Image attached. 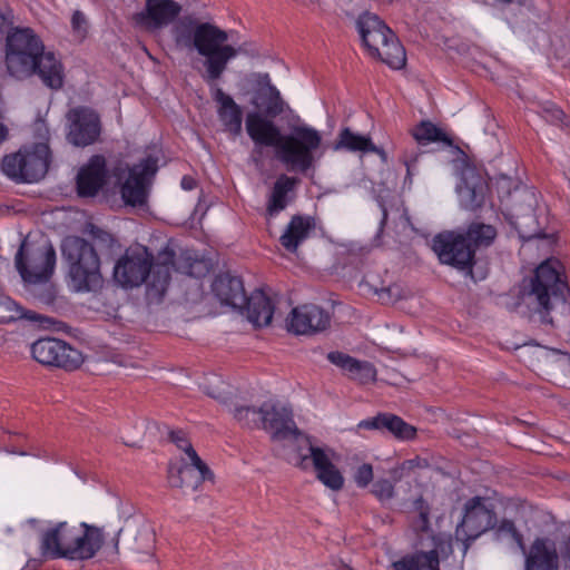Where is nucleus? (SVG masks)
I'll return each mask as SVG.
<instances>
[{
    "mask_svg": "<svg viewBox=\"0 0 570 570\" xmlns=\"http://www.w3.org/2000/svg\"><path fill=\"white\" fill-rule=\"evenodd\" d=\"M468 243L475 249L479 246H489L497 236V230L492 225L483 223H472L464 234Z\"/></svg>",
    "mask_w": 570,
    "mask_h": 570,
    "instance_id": "nucleus-38",
    "label": "nucleus"
},
{
    "mask_svg": "<svg viewBox=\"0 0 570 570\" xmlns=\"http://www.w3.org/2000/svg\"><path fill=\"white\" fill-rule=\"evenodd\" d=\"M358 426L366 430H386L400 440H412L416 434L414 426L391 413H380L374 417L363 420Z\"/></svg>",
    "mask_w": 570,
    "mask_h": 570,
    "instance_id": "nucleus-28",
    "label": "nucleus"
},
{
    "mask_svg": "<svg viewBox=\"0 0 570 570\" xmlns=\"http://www.w3.org/2000/svg\"><path fill=\"white\" fill-rule=\"evenodd\" d=\"M14 264L26 283L47 282L55 269L56 250L47 240L35 244L24 239L16 254Z\"/></svg>",
    "mask_w": 570,
    "mask_h": 570,
    "instance_id": "nucleus-8",
    "label": "nucleus"
},
{
    "mask_svg": "<svg viewBox=\"0 0 570 570\" xmlns=\"http://www.w3.org/2000/svg\"><path fill=\"white\" fill-rule=\"evenodd\" d=\"M170 441L176 444V446L181 450L186 456L187 460L190 459H197L200 458L197 452L195 451L191 442L186 436V434L183 431H171L169 433Z\"/></svg>",
    "mask_w": 570,
    "mask_h": 570,
    "instance_id": "nucleus-40",
    "label": "nucleus"
},
{
    "mask_svg": "<svg viewBox=\"0 0 570 570\" xmlns=\"http://www.w3.org/2000/svg\"><path fill=\"white\" fill-rule=\"evenodd\" d=\"M61 250L70 264L69 276L75 291L89 292L101 285L100 261L94 245L81 237L68 236Z\"/></svg>",
    "mask_w": 570,
    "mask_h": 570,
    "instance_id": "nucleus-7",
    "label": "nucleus"
},
{
    "mask_svg": "<svg viewBox=\"0 0 570 570\" xmlns=\"http://www.w3.org/2000/svg\"><path fill=\"white\" fill-rule=\"evenodd\" d=\"M431 507L423 497H419L413 501L412 509L409 512V525L415 534L416 548L425 549L436 546L439 540L452 541L451 537L445 533H435L431 528L430 521Z\"/></svg>",
    "mask_w": 570,
    "mask_h": 570,
    "instance_id": "nucleus-18",
    "label": "nucleus"
},
{
    "mask_svg": "<svg viewBox=\"0 0 570 570\" xmlns=\"http://www.w3.org/2000/svg\"><path fill=\"white\" fill-rule=\"evenodd\" d=\"M72 30L79 39H83L87 32V21L82 12L75 11L71 18Z\"/></svg>",
    "mask_w": 570,
    "mask_h": 570,
    "instance_id": "nucleus-46",
    "label": "nucleus"
},
{
    "mask_svg": "<svg viewBox=\"0 0 570 570\" xmlns=\"http://www.w3.org/2000/svg\"><path fill=\"white\" fill-rule=\"evenodd\" d=\"M49 156L48 145L36 144L30 149H20L14 155L6 156L2 161V170L17 181H38L48 171Z\"/></svg>",
    "mask_w": 570,
    "mask_h": 570,
    "instance_id": "nucleus-10",
    "label": "nucleus"
},
{
    "mask_svg": "<svg viewBox=\"0 0 570 570\" xmlns=\"http://www.w3.org/2000/svg\"><path fill=\"white\" fill-rule=\"evenodd\" d=\"M412 136L420 146H426L431 142H442L445 146H452V140L448 135L428 120L421 121L412 129Z\"/></svg>",
    "mask_w": 570,
    "mask_h": 570,
    "instance_id": "nucleus-37",
    "label": "nucleus"
},
{
    "mask_svg": "<svg viewBox=\"0 0 570 570\" xmlns=\"http://www.w3.org/2000/svg\"><path fill=\"white\" fill-rule=\"evenodd\" d=\"M560 551L562 558L570 562V535L562 541Z\"/></svg>",
    "mask_w": 570,
    "mask_h": 570,
    "instance_id": "nucleus-53",
    "label": "nucleus"
},
{
    "mask_svg": "<svg viewBox=\"0 0 570 570\" xmlns=\"http://www.w3.org/2000/svg\"><path fill=\"white\" fill-rule=\"evenodd\" d=\"M13 23V10L7 6L0 9V32H4Z\"/></svg>",
    "mask_w": 570,
    "mask_h": 570,
    "instance_id": "nucleus-50",
    "label": "nucleus"
},
{
    "mask_svg": "<svg viewBox=\"0 0 570 570\" xmlns=\"http://www.w3.org/2000/svg\"><path fill=\"white\" fill-rule=\"evenodd\" d=\"M14 41L19 45V49L26 53L40 55L45 50L41 39L31 28H14L7 36L6 50L13 51Z\"/></svg>",
    "mask_w": 570,
    "mask_h": 570,
    "instance_id": "nucleus-35",
    "label": "nucleus"
},
{
    "mask_svg": "<svg viewBox=\"0 0 570 570\" xmlns=\"http://www.w3.org/2000/svg\"><path fill=\"white\" fill-rule=\"evenodd\" d=\"M196 186V181L194 178L189 176H185L181 179V187L186 190H191Z\"/></svg>",
    "mask_w": 570,
    "mask_h": 570,
    "instance_id": "nucleus-56",
    "label": "nucleus"
},
{
    "mask_svg": "<svg viewBox=\"0 0 570 570\" xmlns=\"http://www.w3.org/2000/svg\"><path fill=\"white\" fill-rule=\"evenodd\" d=\"M348 375L352 380L357 381L361 384H367L375 381L376 370L372 363L355 358Z\"/></svg>",
    "mask_w": 570,
    "mask_h": 570,
    "instance_id": "nucleus-39",
    "label": "nucleus"
},
{
    "mask_svg": "<svg viewBox=\"0 0 570 570\" xmlns=\"http://www.w3.org/2000/svg\"><path fill=\"white\" fill-rule=\"evenodd\" d=\"M198 263V261L194 259L193 262L188 263L187 266L178 265L176 269L188 275H194V266Z\"/></svg>",
    "mask_w": 570,
    "mask_h": 570,
    "instance_id": "nucleus-55",
    "label": "nucleus"
},
{
    "mask_svg": "<svg viewBox=\"0 0 570 570\" xmlns=\"http://www.w3.org/2000/svg\"><path fill=\"white\" fill-rule=\"evenodd\" d=\"M373 480V468L368 463L360 465L354 473V481L358 488H366Z\"/></svg>",
    "mask_w": 570,
    "mask_h": 570,
    "instance_id": "nucleus-44",
    "label": "nucleus"
},
{
    "mask_svg": "<svg viewBox=\"0 0 570 570\" xmlns=\"http://www.w3.org/2000/svg\"><path fill=\"white\" fill-rule=\"evenodd\" d=\"M377 1H379V2H381V3H390V2H392L393 0H377Z\"/></svg>",
    "mask_w": 570,
    "mask_h": 570,
    "instance_id": "nucleus-61",
    "label": "nucleus"
},
{
    "mask_svg": "<svg viewBox=\"0 0 570 570\" xmlns=\"http://www.w3.org/2000/svg\"><path fill=\"white\" fill-rule=\"evenodd\" d=\"M42 301L47 304H49L53 301V294L51 293V291H48L47 296L45 298H42Z\"/></svg>",
    "mask_w": 570,
    "mask_h": 570,
    "instance_id": "nucleus-59",
    "label": "nucleus"
},
{
    "mask_svg": "<svg viewBox=\"0 0 570 570\" xmlns=\"http://www.w3.org/2000/svg\"><path fill=\"white\" fill-rule=\"evenodd\" d=\"M106 159L96 155L77 175V190L81 197H92L104 186L106 180Z\"/></svg>",
    "mask_w": 570,
    "mask_h": 570,
    "instance_id": "nucleus-24",
    "label": "nucleus"
},
{
    "mask_svg": "<svg viewBox=\"0 0 570 570\" xmlns=\"http://www.w3.org/2000/svg\"><path fill=\"white\" fill-rule=\"evenodd\" d=\"M180 466L170 465L168 469V482L173 488H179L185 493H191L199 489L204 481H213L214 473L209 466L200 459L197 458L185 460Z\"/></svg>",
    "mask_w": 570,
    "mask_h": 570,
    "instance_id": "nucleus-17",
    "label": "nucleus"
},
{
    "mask_svg": "<svg viewBox=\"0 0 570 570\" xmlns=\"http://www.w3.org/2000/svg\"><path fill=\"white\" fill-rule=\"evenodd\" d=\"M175 253L165 248L158 253L156 261L148 248L131 246L116 262L114 279L125 288L140 286L147 282L148 295L161 298L170 282V271L175 266Z\"/></svg>",
    "mask_w": 570,
    "mask_h": 570,
    "instance_id": "nucleus-3",
    "label": "nucleus"
},
{
    "mask_svg": "<svg viewBox=\"0 0 570 570\" xmlns=\"http://www.w3.org/2000/svg\"><path fill=\"white\" fill-rule=\"evenodd\" d=\"M393 289H394L393 287H386V288H383V289L381 291V293L379 294V295H380V298H381V299H385V297H384V296L386 295V296H387V298H386V301H387V302L393 301V299H396V298L400 296V294H399V293H394V294H393Z\"/></svg>",
    "mask_w": 570,
    "mask_h": 570,
    "instance_id": "nucleus-54",
    "label": "nucleus"
},
{
    "mask_svg": "<svg viewBox=\"0 0 570 570\" xmlns=\"http://www.w3.org/2000/svg\"><path fill=\"white\" fill-rule=\"evenodd\" d=\"M19 320L53 324L50 317L41 316L32 311H26L8 296H0V324H8Z\"/></svg>",
    "mask_w": 570,
    "mask_h": 570,
    "instance_id": "nucleus-34",
    "label": "nucleus"
},
{
    "mask_svg": "<svg viewBox=\"0 0 570 570\" xmlns=\"http://www.w3.org/2000/svg\"><path fill=\"white\" fill-rule=\"evenodd\" d=\"M104 542L102 528L62 521L42 533L40 548L43 556L52 559L88 560L96 556Z\"/></svg>",
    "mask_w": 570,
    "mask_h": 570,
    "instance_id": "nucleus-4",
    "label": "nucleus"
},
{
    "mask_svg": "<svg viewBox=\"0 0 570 570\" xmlns=\"http://www.w3.org/2000/svg\"><path fill=\"white\" fill-rule=\"evenodd\" d=\"M309 459L316 471L317 479L324 485L334 491H338L343 488V475L332 463L327 454L321 448L312 444L311 439L308 440V445L299 446L295 464L301 469H306Z\"/></svg>",
    "mask_w": 570,
    "mask_h": 570,
    "instance_id": "nucleus-14",
    "label": "nucleus"
},
{
    "mask_svg": "<svg viewBox=\"0 0 570 570\" xmlns=\"http://www.w3.org/2000/svg\"><path fill=\"white\" fill-rule=\"evenodd\" d=\"M534 216L532 213L517 216L515 227L523 238H533L540 236V232L531 229L530 226L534 223Z\"/></svg>",
    "mask_w": 570,
    "mask_h": 570,
    "instance_id": "nucleus-42",
    "label": "nucleus"
},
{
    "mask_svg": "<svg viewBox=\"0 0 570 570\" xmlns=\"http://www.w3.org/2000/svg\"><path fill=\"white\" fill-rule=\"evenodd\" d=\"M39 55L20 51L14 41L13 51L6 50V63L8 72L17 79H27L35 75L36 60Z\"/></svg>",
    "mask_w": 570,
    "mask_h": 570,
    "instance_id": "nucleus-32",
    "label": "nucleus"
},
{
    "mask_svg": "<svg viewBox=\"0 0 570 570\" xmlns=\"http://www.w3.org/2000/svg\"><path fill=\"white\" fill-rule=\"evenodd\" d=\"M327 360L332 364L341 367L342 370L346 371L347 373L351 371V367L353 366V362L355 361L354 357H352L345 353L338 352V351L330 352L327 354Z\"/></svg>",
    "mask_w": 570,
    "mask_h": 570,
    "instance_id": "nucleus-45",
    "label": "nucleus"
},
{
    "mask_svg": "<svg viewBox=\"0 0 570 570\" xmlns=\"http://www.w3.org/2000/svg\"><path fill=\"white\" fill-rule=\"evenodd\" d=\"M525 570H559V558L552 541L538 538L530 547Z\"/></svg>",
    "mask_w": 570,
    "mask_h": 570,
    "instance_id": "nucleus-27",
    "label": "nucleus"
},
{
    "mask_svg": "<svg viewBox=\"0 0 570 570\" xmlns=\"http://www.w3.org/2000/svg\"><path fill=\"white\" fill-rule=\"evenodd\" d=\"M181 6L174 0H146L145 9L132 16L139 27L154 31L170 24L180 13Z\"/></svg>",
    "mask_w": 570,
    "mask_h": 570,
    "instance_id": "nucleus-21",
    "label": "nucleus"
},
{
    "mask_svg": "<svg viewBox=\"0 0 570 570\" xmlns=\"http://www.w3.org/2000/svg\"><path fill=\"white\" fill-rule=\"evenodd\" d=\"M403 163L406 167V178L405 180H409L410 184L412 183V176L415 169V165L417 163V155L415 154H407L405 153L403 155Z\"/></svg>",
    "mask_w": 570,
    "mask_h": 570,
    "instance_id": "nucleus-51",
    "label": "nucleus"
},
{
    "mask_svg": "<svg viewBox=\"0 0 570 570\" xmlns=\"http://www.w3.org/2000/svg\"><path fill=\"white\" fill-rule=\"evenodd\" d=\"M356 27L363 45L372 57L379 58L393 69H401L405 66L404 47L376 14L370 12L361 14Z\"/></svg>",
    "mask_w": 570,
    "mask_h": 570,
    "instance_id": "nucleus-6",
    "label": "nucleus"
},
{
    "mask_svg": "<svg viewBox=\"0 0 570 570\" xmlns=\"http://www.w3.org/2000/svg\"><path fill=\"white\" fill-rule=\"evenodd\" d=\"M277 296L267 286H261L252 292V326L255 328L267 327L272 324Z\"/></svg>",
    "mask_w": 570,
    "mask_h": 570,
    "instance_id": "nucleus-25",
    "label": "nucleus"
},
{
    "mask_svg": "<svg viewBox=\"0 0 570 570\" xmlns=\"http://www.w3.org/2000/svg\"><path fill=\"white\" fill-rule=\"evenodd\" d=\"M497 524V513L490 499L480 495L469 499L463 505V517L455 530L456 540L462 542L463 553H466L473 541Z\"/></svg>",
    "mask_w": 570,
    "mask_h": 570,
    "instance_id": "nucleus-9",
    "label": "nucleus"
},
{
    "mask_svg": "<svg viewBox=\"0 0 570 570\" xmlns=\"http://www.w3.org/2000/svg\"><path fill=\"white\" fill-rule=\"evenodd\" d=\"M331 324L327 311L315 304L293 308L286 318V328L296 335H309L325 331Z\"/></svg>",
    "mask_w": 570,
    "mask_h": 570,
    "instance_id": "nucleus-15",
    "label": "nucleus"
},
{
    "mask_svg": "<svg viewBox=\"0 0 570 570\" xmlns=\"http://www.w3.org/2000/svg\"><path fill=\"white\" fill-rule=\"evenodd\" d=\"M540 354L542 356H548L549 354H561V355H564V356H569L567 353H563L559 350H556V348H548V347H541L540 350Z\"/></svg>",
    "mask_w": 570,
    "mask_h": 570,
    "instance_id": "nucleus-57",
    "label": "nucleus"
},
{
    "mask_svg": "<svg viewBox=\"0 0 570 570\" xmlns=\"http://www.w3.org/2000/svg\"><path fill=\"white\" fill-rule=\"evenodd\" d=\"M70 121L68 140L78 147L94 144L100 136L98 115L89 108L78 107L69 111Z\"/></svg>",
    "mask_w": 570,
    "mask_h": 570,
    "instance_id": "nucleus-19",
    "label": "nucleus"
},
{
    "mask_svg": "<svg viewBox=\"0 0 570 570\" xmlns=\"http://www.w3.org/2000/svg\"><path fill=\"white\" fill-rule=\"evenodd\" d=\"M436 546L421 549L393 563L394 570H439L440 559L453 552L452 541L438 539Z\"/></svg>",
    "mask_w": 570,
    "mask_h": 570,
    "instance_id": "nucleus-23",
    "label": "nucleus"
},
{
    "mask_svg": "<svg viewBox=\"0 0 570 570\" xmlns=\"http://www.w3.org/2000/svg\"><path fill=\"white\" fill-rule=\"evenodd\" d=\"M544 117L548 121H551L552 124L556 125L563 124L566 115L561 109L557 107L547 108L544 109Z\"/></svg>",
    "mask_w": 570,
    "mask_h": 570,
    "instance_id": "nucleus-52",
    "label": "nucleus"
},
{
    "mask_svg": "<svg viewBox=\"0 0 570 570\" xmlns=\"http://www.w3.org/2000/svg\"><path fill=\"white\" fill-rule=\"evenodd\" d=\"M432 248L442 264L472 274L474 248L464 234L444 232L433 238Z\"/></svg>",
    "mask_w": 570,
    "mask_h": 570,
    "instance_id": "nucleus-12",
    "label": "nucleus"
},
{
    "mask_svg": "<svg viewBox=\"0 0 570 570\" xmlns=\"http://www.w3.org/2000/svg\"><path fill=\"white\" fill-rule=\"evenodd\" d=\"M245 128L249 132V116H247L245 119Z\"/></svg>",
    "mask_w": 570,
    "mask_h": 570,
    "instance_id": "nucleus-60",
    "label": "nucleus"
},
{
    "mask_svg": "<svg viewBox=\"0 0 570 570\" xmlns=\"http://www.w3.org/2000/svg\"><path fill=\"white\" fill-rule=\"evenodd\" d=\"M157 170V161L147 157L129 169V175L121 186V197L127 205H144L147 188Z\"/></svg>",
    "mask_w": 570,
    "mask_h": 570,
    "instance_id": "nucleus-16",
    "label": "nucleus"
},
{
    "mask_svg": "<svg viewBox=\"0 0 570 570\" xmlns=\"http://www.w3.org/2000/svg\"><path fill=\"white\" fill-rule=\"evenodd\" d=\"M298 183V178L285 174L277 177L268 199L267 210L271 216L284 210L294 199V190Z\"/></svg>",
    "mask_w": 570,
    "mask_h": 570,
    "instance_id": "nucleus-30",
    "label": "nucleus"
},
{
    "mask_svg": "<svg viewBox=\"0 0 570 570\" xmlns=\"http://www.w3.org/2000/svg\"><path fill=\"white\" fill-rule=\"evenodd\" d=\"M497 532L499 534H507L512 537L513 539H519L520 534L514 525V522L509 519H503L497 527Z\"/></svg>",
    "mask_w": 570,
    "mask_h": 570,
    "instance_id": "nucleus-49",
    "label": "nucleus"
},
{
    "mask_svg": "<svg viewBox=\"0 0 570 570\" xmlns=\"http://www.w3.org/2000/svg\"><path fill=\"white\" fill-rule=\"evenodd\" d=\"M316 223L312 216L294 215L279 237L281 245L289 253H296L298 247L309 238Z\"/></svg>",
    "mask_w": 570,
    "mask_h": 570,
    "instance_id": "nucleus-26",
    "label": "nucleus"
},
{
    "mask_svg": "<svg viewBox=\"0 0 570 570\" xmlns=\"http://www.w3.org/2000/svg\"><path fill=\"white\" fill-rule=\"evenodd\" d=\"M212 291L223 304L238 309L246 320H249V297L238 276L229 273L218 274L212 284Z\"/></svg>",
    "mask_w": 570,
    "mask_h": 570,
    "instance_id": "nucleus-22",
    "label": "nucleus"
},
{
    "mask_svg": "<svg viewBox=\"0 0 570 570\" xmlns=\"http://www.w3.org/2000/svg\"><path fill=\"white\" fill-rule=\"evenodd\" d=\"M35 75H38L45 86L60 89L63 85V67L53 52L40 53L36 60Z\"/></svg>",
    "mask_w": 570,
    "mask_h": 570,
    "instance_id": "nucleus-31",
    "label": "nucleus"
},
{
    "mask_svg": "<svg viewBox=\"0 0 570 570\" xmlns=\"http://www.w3.org/2000/svg\"><path fill=\"white\" fill-rule=\"evenodd\" d=\"M171 35L176 49L197 52L205 58L202 78L209 85H214L222 77L228 62L238 53L235 47L227 43L226 31L194 18L185 17L178 20L171 29Z\"/></svg>",
    "mask_w": 570,
    "mask_h": 570,
    "instance_id": "nucleus-2",
    "label": "nucleus"
},
{
    "mask_svg": "<svg viewBox=\"0 0 570 570\" xmlns=\"http://www.w3.org/2000/svg\"><path fill=\"white\" fill-rule=\"evenodd\" d=\"M204 392L225 405L234 420L243 425L248 424L249 406L246 395H239L237 387L216 379L203 386Z\"/></svg>",
    "mask_w": 570,
    "mask_h": 570,
    "instance_id": "nucleus-20",
    "label": "nucleus"
},
{
    "mask_svg": "<svg viewBox=\"0 0 570 570\" xmlns=\"http://www.w3.org/2000/svg\"><path fill=\"white\" fill-rule=\"evenodd\" d=\"M335 150L345 149L348 151L375 153L376 146L368 136L353 132L350 128H343L334 145Z\"/></svg>",
    "mask_w": 570,
    "mask_h": 570,
    "instance_id": "nucleus-36",
    "label": "nucleus"
},
{
    "mask_svg": "<svg viewBox=\"0 0 570 570\" xmlns=\"http://www.w3.org/2000/svg\"><path fill=\"white\" fill-rule=\"evenodd\" d=\"M214 99L219 105L218 114L226 129L233 135H238L242 129V114L233 98L226 95L220 88H216Z\"/></svg>",
    "mask_w": 570,
    "mask_h": 570,
    "instance_id": "nucleus-33",
    "label": "nucleus"
},
{
    "mask_svg": "<svg viewBox=\"0 0 570 570\" xmlns=\"http://www.w3.org/2000/svg\"><path fill=\"white\" fill-rule=\"evenodd\" d=\"M90 234H91L94 240L100 245L109 247V246H112V244L115 243L114 236L110 233L105 232L99 227L92 226L90 229Z\"/></svg>",
    "mask_w": 570,
    "mask_h": 570,
    "instance_id": "nucleus-47",
    "label": "nucleus"
},
{
    "mask_svg": "<svg viewBox=\"0 0 570 570\" xmlns=\"http://www.w3.org/2000/svg\"><path fill=\"white\" fill-rule=\"evenodd\" d=\"M372 492L380 501L391 500L394 497V485L391 481L381 479L373 484Z\"/></svg>",
    "mask_w": 570,
    "mask_h": 570,
    "instance_id": "nucleus-43",
    "label": "nucleus"
},
{
    "mask_svg": "<svg viewBox=\"0 0 570 570\" xmlns=\"http://www.w3.org/2000/svg\"><path fill=\"white\" fill-rule=\"evenodd\" d=\"M252 141L254 150L263 155L266 148L288 170L305 174L315 163L314 153L321 147V134L308 126L295 127L284 135L274 119L283 115L287 104L279 90L272 83L267 72L252 73Z\"/></svg>",
    "mask_w": 570,
    "mask_h": 570,
    "instance_id": "nucleus-1",
    "label": "nucleus"
},
{
    "mask_svg": "<svg viewBox=\"0 0 570 570\" xmlns=\"http://www.w3.org/2000/svg\"><path fill=\"white\" fill-rule=\"evenodd\" d=\"M258 414L264 430L272 434L275 441H287L296 446L308 445L309 436L296 426L293 414L286 407H278L271 403H264Z\"/></svg>",
    "mask_w": 570,
    "mask_h": 570,
    "instance_id": "nucleus-11",
    "label": "nucleus"
},
{
    "mask_svg": "<svg viewBox=\"0 0 570 570\" xmlns=\"http://www.w3.org/2000/svg\"><path fill=\"white\" fill-rule=\"evenodd\" d=\"M122 529H119L115 535V538L112 539V543H114V549H115V552H118V546H119V535L121 533Z\"/></svg>",
    "mask_w": 570,
    "mask_h": 570,
    "instance_id": "nucleus-58",
    "label": "nucleus"
},
{
    "mask_svg": "<svg viewBox=\"0 0 570 570\" xmlns=\"http://www.w3.org/2000/svg\"><path fill=\"white\" fill-rule=\"evenodd\" d=\"M31 353L37 362L67 371L78 368L83 362L82 354L78 350L57 338L38 340L31 345Z\"/></svg>",
    "mask_w": 570,
    "mask_h": 570,
    "instance_id": "nucleus-13",
    "label": "nucleus"
},
{
    "mask_svg": "<svg viewBox=\"0 0 570 570\" xmlns=\"http://www.w3.org/2000/svg\"><path fill=\"white\" fill-rule=\"evenodd\" d=\"M568 293V284L556 263L546 261L535 268L532 276L523 279L521 299L530 313L539 316L541 323L553 325L551 312L558 305L567 306Z\"/></svg>",
    "mask_w": 570,
    "mask_h": 570,
    "instance_id": "nucleus-5",
    "label": "nucleus"
},
{
    "mask_svg": "<svg viewBox=\"0 0 570 570\" xmlns=\"http://www.w3.org/2000/svg\"><path fill=\"white\" fill-rule=\"evenodd\" d=\"M421 466L422 461L420 458L405 460L394 470L395 478L401 479L405 473Z\"/></svg>",
    "mask_w": 570,
    "mask_h": 570,
    "instance_id": "nucleus-48",
    "label": "nucleus"
},
{
    "mask_svg": "<svg viewBox=\"0 0 570 570\" xmlns=\"http://www.w3.org/2000/svg\"><path fill=\"white\" fill-rule=\"evenodd\" d=\"M488 184L479 174L470 171L463 178V185L459 188L461 205L469 210L480 208L485 200Z\"/></svg>",
    "mask_w": 570,
    "mask_h": 570,
    "instance_id": "nucleus-29",
    "label": "nucleus"
},
{
    "mask_svg": "<svg viewBox=\"0 0 570 570\" xmlns=\"http://www.w3.org/2000/svg\"><path fill=\"white\" fill-rule=\"evenodd\" d=\"M137 540L139 543L137 547H129V550L137 553H151L155 544V533L150 529H142L138 531Z\"/></svg>",
    "mask_w": 570,
    "mask_h": 570,
    "instance_id": "nucleus-41",
    "label": "nucleus"
}]
</instances>
